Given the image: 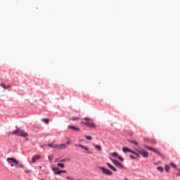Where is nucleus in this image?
Segmentation results:
<instances>
[{
    "label": "nucleus",
    "instance_id": "nucleus-1",
    "mask_svg": "<svg viewBox=\"0 0 180 180\" xmlns=\"http://www.w3.org/2000/svg\"><path fill=\"white\" fill-rule=\"evenodd\" d=\"M84 120H85L86 122L82 121V124H84V126L90 127V129L96 128V125L95 124V123L92 122V119L89 118V117H85L84 118Z\"/></svg>",
    "mask_w": 180,
    "mask_h": 180
},
{
    "label": "nucleus",
    "instance_id": "nucleus-2",
    "mask_svg": "<svg viewBox=\"0 0 180 180\" xmlns=\"http://www.w3.org/2000/svg\"><path fill=\"white\" fill-rule=\"evenodd\" d=\"M11 134H15L19 136V137H27L28 134L26 132H24L23 130L17 128L16 130L11 132Z\"/></svg>",
    "mask_w": 180,
    "mask_h": 180
},
{
    "label": "nucleus",
    "instance_id": "nucleus-3",
    "mask_svg": "<svg viewBox=\"0 0 180 180\" xmlns=\"http://www.w3.org/2000/svg\"><path fill=\"white\" fill-rule=\"evenodd\" d=\"M143 147L144 148H146L147 150H149L150 151H153V153H155V154H158V155H160L163 160H165V155L161 154L158 150L154 148H151L147 145H143Z\"/></svg>",
    "mask_w": 180,
    "mask_h": 180
},
{
    "label": "nucleus",
    "instance_id": "nucleus-4",
    "mask_svg": "<svg viewBox=\"0 0 180 180\" xmlns=\"http://www.w3.org/2000/svg\"><path fill=\"white\" fill-rule=\"evenodd\" d=\"M99 169H101V171H102L103 174H105V175H113V172L109 170V169L103 167H99Z\"/></svg>",
    "mask_w": 180,
    "mask_h": 180
},
{
    "label": "nucleus",
    "instance_id": "nucleus-5",
    "mask_svg": "<svg viewBox=\"0 0 180 180\" xmlns=\"http://www.w3.org/2000/svg\"><path fill=\"white\" fill-rule=\"evenodd\" d=\"M137 153L141 154L144 158H148V153L147 151L144 150L143 149L139 148L136 150Z\"/></svg>",
    "mask_w": 180,
    "mask_h": 180
},
{
    "label": "nucleus",
    "instance_id": "nucleus-6",
    "mask_svg": "<svg viewBox=\"0 0 180 180\" xmlns=\"http://www.w3.org/2000/svg\"><path fill=\"white\" fill-rule=\"evenodd\" d=\"M7 162H8V164H12V162H13V164H15L16 165L19 164V162H18V160H16L15 158H8Z\"/></svg>",
    "mask_w": 180,
    "mask_h": 180
},
{
    "label": "nucleus",
    "instance_id": "nucleus-7",
    "mask_svg": "<svg viewBox=\"0 0 180 180\" xmlns=\"http://www.w3.org/2000/svg\"><path fill=\"white\" fill-rule=\"evenodd\" d=\"M111 155L112 157H115V158H118V160H120V161H122V162L124 161V159H123V158H122L121 156H119V154L116 152L111 153Z\"/></svg>",
    "mask_w": 180,
    "mask_h": 180
},
{
    "label": "nucleus",
    "instance_id": "nucleus-8",
    "mask_svg": "<svg viewBox=\"0 0 180 180\" xmlns=\"http://www.w3.org/2000/svg\"><path fill=\"white\" fill-rule=\"evenodd\" d=\"M112 162L115 164L118 168H122L123 169V165H122L120 162H119L116 160H111Z\"/></svg>",
    "mask_w": 180,
    "mask_h": 180
},
{
    "label": "nucleus",
    "instance_id": "nucleus-9",
    "mask_svg": "<svg viewBox=\"0 0 180 180\" xmlns=\"http://www.w3.org/2000/svg\"><path fill=\"white\" fill-rule=\"evenodd\" d=\"M56 148L58 150H62L63 148H67V144L62 143L60 145H56Z\"/></svg>",
    "mask_w": 180,
    "mask_h": 180
},
{
    "label": "nucleus",
    "instance_id": "nucleus-10",
    "mask_svg": "<svg viewBox=\"0 0 180 180\" xmlns=\"http://www.w3.org/2000/svg\"><path fill=\"white\" fill-rule=\"evenodd\" d=\"M75 147H80V148H83V150H86V151H89V148L84 146V145L81 144H75Z\"/></svg>",
    "mask_w": 180,
    "mask_h": 180
},
{
    "label": "nucleus",
    "instance_id": "nucleus-11",
    "mask_svg": "<svg viewBox=\"0 0 180 180\" xmlns=\"http://www.w3.org/2000/svg\"><path fill=\"white\" fill-rule=\"evenodd\" d=\"M40 158H41V155H35L32 158V162H36V161H37V160H40Z\"/></svg>",
    "mask_w": 180,
    "mask_h": 180
},
{
    "label": "nucleus",
    "instance_id": "nucleus-12",
    "mask_svg": "<svg viewBox=\"0 0 180 180\" xmlns=\"http://www.w3.org/2000/svg\"><path fill=\"white\" fill-rule=\"evenodd\" d=\"M68 127V129H70L72 130H76L77 131H79V128H77L74 126L69 125Z\"/></svg>",
    "mask_w": 180,
    "mask_h": 180
},
{
    "label": "nucleus",
    "instance_id": "nucleus-13",
    "mask_svg": "<svg viewBox=\"0 0 180 180\" xmlns=\"http://www.w3.org/2000/svg\"><path fill=\"white\" fill-rule=\"evenodd\" d=\"M106 165H108V167H109V168H110V169H112V171H115V172H116V171H117V169H115V167H113L112 165H110V163H106Z\"/></svg>",
    "mask_w": 180,
    "mask_h": 180
},
{
    "label": "nucleus",
    "instance_id": "nucleus-14",
    "mask_svg": "<svg viewBox=\"0 0 180 180\" xmlns=\"http://www.w3.org/2000/svg\"><path fill=\"white\" fill-rule=\"evenodd\" d=\"M106 165H108V167H109V168H110V169H112V171H115V172H116V171H117V169H115V167H113L112 165H110V163H106Z\"/></svg>",
    "mask_w": 180,
    "mask_h": 180
},
{
    "label": "nucleus",
    "instance_id": "nucleus-15",
    "mask_svg": "<svg viewBox=\"0 0 180 180\" xmlns=\"http://www.w3.org/2000/svg\"><path fill=\"white\" fill-rule=\"evenodd\" d=\"M123 153H130V149L127 147H124L122 148Z\"/></svg>",
    "mask_w": 180,
    "mask_h": 180
},
{
    "label": "nucleus",
    "instance_id": "nucleus-16",
    "mask_svg": "<svg viewBox=\"0 0 180 180\" xmlns=\"http://www.w3.org/2000/svg\"><path fill=\"white\" fill-rule=\"evenodd\" d=\"M42 122L45 123V124H49L50 122V120L49 118H43Z\"/></svg>",
    "mask_w": 180,
    "mask_h": 180
},
{
    "label": "nucleus",
    "instance_id": "nucleus-17",
    "mask_svg": "<svg viewBox=\"0 0 180 180\" xmlns=\"http://www.w3.org/2000/svg\"><path fill=\"white\" fill-rule=\"evenodd\" d=\"M94 148H96V150H98V151H102V147L99 145H94Z\"/></svg>",
    "mask_w": 180,
    "mask_h": 180
},
{
    "label": "nucleus",
    "instance_id": "nucleus-18",
    "mask_svg": "<svg viewBox=\"0 0 180 180\" xmlns=\"http://www.w3.org/2000/svg\"><path fill=\"white\" fill-rule=\"evenodd\" d=\"M128 141H129V143H131V144H135V146H139V143H137V141H136L129 140Z\"/></svg>",
    "mask_w": 180,
    "mask_h": 180
},
{
    "label": "nucleus",
    "instance_id": "nucleus-19",
    "mask_svg": "<svg viewBox=\"0 0 180 180\" xmlns=\"http://www.w3.org/2000/svg\"><path fill=\"white\" fill-rule=\"evenodd\" d=\"M158 171H160V172H164V168L161 166H159L157 167Z\"/></svg>",
    "mask_w": 180,
    "mask_h": 180
},
{
    "label": "nucleus",
    "instance_id": "nucleus-20",
    "mask_svg": "<svg viewBox=\"0 0 180 180\" xmlns=\"http://www.w3.org/2000/svg\"><path fill=\"white\" fill-rule=\"evenodd\" d=\"M68 161H70V159L65 158V159L60 160V162H67Z\"/></svg>",
    "mask_w": 180,
    "mask_h": 180
},
{
    "label": "nucleus",
    "instance_id": "nucleus-21",
    "mask_svg": "<svg viewBox=\"0 0 180 180\" xmlns=\"http://www.w3.org/2000/svg\"><path fill=\"white\" fill-rule=\"evenodd\" d=\"M58 167H60V168H65V166L64 165L63 163H58L57 164Z\"/></svg>",
    "mask_w": 180,
    "mask_h": 180
},
{
    "label": "nucleus",
    "instance_id": "nucleus-22",
    "mask_svg": "<svg viewBox=\"0 0 180 180\" xmlns=\"http://www.w3.org/2000/svg\"><path fill=\"white\" fill-rule=\"evenodd\" d=\"M53 157H54L53 155L48 156L50 162H53Z\"/></svg>",
    "mask_w": 180,
    "mask_h": 180
},
{
    "label": "nucleus",
    "instance_id": "nucleus-23",
    "mask_svg": "<svg viewBox=\"0 0 180 180\" xmlns=\"http://www.w3.org/2000/svg\"><path fill=\"white\" fill-rule=\"evenodd\" d=\"M70 120H72V121L79 120V117H76L70 118Z\"/></svg>",
    "mask_w": 180,
    "mask_h": 180
},
{
    "label": "nucleus",
    "instance_id": "nucleus-24",
    "mask_svg": "<svg viewBox=\"0 0 180 180\" xmlns=\"http://www.w3.org/2000/svg\"><path fill=\"white\" fill-rule=\"evenodd\" d=\"M170 165L172 167V168L176 169V165H175L174 162H171Z\"/></svg>",
    "mask_w": 180,
    "mask_h": 180
},
{
    "label": "nucleus",
    "instance_id": "nucleus-25",
    "mask_svg": "<svg viewBox=\"0 0 180 180\" xmlns=\"http://www.w3.org/2000/svg\"><path fill=\"white\" fill-rule=\"evenodd\" d=\"M47 147H51V148H56V146H53V143L46 145Z\"/></svg>",
    "mask_w": 180,
    "mask_h": 180
},
{
    "label": "nucleus",
    "instance_id": "nucleus-26",
    "mask_svg": "<svg viewBox=\"0 0 180 180\" xmlns=\"http://www.w3.org/2000/svg\"><path fill=\"white\" fill-rule=\"evenodd\" d=\"M85 138L87 139V140H92V136H85Z\"/></svg>",
    "mask_w": 180,
    "mask_h": 180
},
{
    "label": "nucleus",
    "instance_id": "nucleus-27",
    "mask_svg": "<svg viewBox=\"0 0 180 180\" xmlns=\"http://www.w3.org/2000/svg\"><path fill=\"white\" fill-rule=\"evenodd\" d=\"M165 171H166L167 172H169V167L168 165H166V166H165Z\"/></svg>",
    "mask_w": 180,
    "mask_h": 180
},
{
    "label": "nucleus",
    "instance_id": "nucleus-28",
    "mask_svg": "<svg viewBox=\"0 0 180 180\" xmlns=\"http://www.w3.org/2000/svg\"><path fill=\"white\" fill-rule=\"evenodd\" d=\"M150 143H152V144H155V143H157V141H155V139H151L150 140Z\"/></svg>",
    "mask_w": 180,
    "mask_h": 180
},
{
    "label": "nucleus",
    "instance_id": "nucleus-29",
    "mask_svg": "<svg viewBox=\"0 0 180 180\" xmlns=\"http://www.w3.org/2000/svg\"><path fill=\"white\" fill-rule=\"evenodd\" d=\"M66 179H68V180H75L74 178H72V177H71L70 176H66Z\"/></svg>",
    "mask_w": 180,
    "mask_h": 180
},
{
    "label": "nucleus",
    "instance_id": "nucleus-30",
    "mask_svg": "<svg viewBox=\"0 0 180 180\" xmlns=\"http://www.w3.org/2000/svg\"><path fill=\"white\" fill-rule=\"evenodd\" d=\"M1 86H2V88H4V89H6V85L5 84L1 83Z\"/></svg>",
    "mask_w": 180,
    "mask_h": 180
},
{
    "label": "nucleus",
    "instance_id": "nucleus-31",
    "mask_svg": "<svg viewBox=\"0 0 180 180\" xmlns=\"http://www.w3.org/2000/svg\"><path fill=\"white\" fill-rule=\"evenodd\" d=\"M60 174H61V170H58L57 172H55L56 175H60Z\"/></svg>",
    "mask_w": 180,
    "mask_h": 180
},
{
    "label": "nucleus",
    "instance_id": "nucleus-32",
    "mask_svg": "<svg viewBox=\"0 0 180 180\" xmlns=\"http://www.w3.org/2000/svg\"><path fill=\"white\" fill-rule=\"evenodd\" d=\"M65 144H66V146H70V144H71V141H70V139H68V141Z\"/></svg>",
    "mask_w": 180,
    "mask_h": 180
},
{
    "label": "nucleus",
    "instance_id": "nucleus-33",
    "mask_svg": "<svg viewBox=\"0 0 180 180\" xmlns=\"http://www.w3.org/2000/svg\"><path fill=\"white\" fill-rule=\"evenodd\" d=\"M129 153H131L132 154H137V153H136L134 150H131V149H130V151H129Z\"/></svg>",
    "mask_w": 180,
    "mask_h": 180
},
{
    "label": "nucleus",
    "instance_id": "nucleus-34",
    "mask_svg": "<svg viewBox=\"0 0 180 180\" xmlns=\"http://www.w3.org/2000/svg\"><path fill=\"white\" fill-rule=\"evenodd\" d=\"M177 171H178L179 173L176 174V176H180V169H177Z\"/></svg>",
    "mask_w": 180,
    "mask_h": 180
},
{
    "label": "nucleus",
    "instance_id": "nucleus-35",
    "mask_svg": "<svg viewBox=\"0 0 180 180\" xmlns=\"http://www.w3.org/2000/svg\"><path fill=\"white\" fill-rule=\"evenodd\" d=\"M11 88H12V85H8V86H6V89H11Z\"/></svg>",
    "mask_w": 180,
    "mask_h": 180
},
{
    "label": "nucleus",
    "instance_id": "nucleus-36",
    "mask_svg": "<svg viewBox=\"0 0 180 180\" xmlns=\"http://www.w3.org/2000/svg\"><path fill=\"white\" fill-rule=\"evenodd\" d=\"M52 171H58V168H54V167H53L52 168Z\"/></svg>",
    "mask_w": 180,
    "mask_h": 180
},
{
    "label": "nucleus",
    "instance_id": "nucleus-37",
    "mask_svg": "<svg viewBox=\"0 0 180 180\" xmlns=\"http://www.w3.org/2000/svg\"><path fill=\"white\" fill-rule=\"evenodd\" d=\"M60 172H61V174H65V173H67V171L66 170H60Z\"/></svg>",
    "mask_w": 180,
    "mask_h": 180
},
{
    "label": "nucleus",
    "instance_id": "nucleus-38",
    "mask_svg": "<svg viewBox=\"0 0 180 180\" xmlns=\"http://www.w3.org/2000/svg\"><path fill=\"white\" fill-rule=\"evenodd\" d=\"M129 157L131 158V160H136V158H134V156H133V155H129Z\"/></svg>",
    "mask_w": 180,
    "mask_h": 180
},
{
    "label": "nucleus",
    "instance_id": "nucleus-39",
    "mask_svg": "<svg viewBox=\"0 0 180 180\" xmlns=\"http://www.w3.org/2000/svg\"><path fill=\"white\" fill-rule=\"evenodd\" d=\"M135 155H136V157H138V158H140V155L139 153L135 154Z\"/></svg>",
    "mask_w": 180,
    "mask_h": 180
},
{
    "label": "nucleus",
    "instance_id": "nucleus-40",
    "mask_svg": "<svg viewBox=\"0 0 180 180\" xmlns=\"http://www.w3.org/2000/svg\"><path fill=\"white\" fill-rule=\"evenodd\" d=\"M19 167H20V168H24L23 165H22V164H20V165H19Z\"/></svg>",
    "mask_w": 180,
    "mask_h": 180
},
{
    "label": "nucleus",
    "instance_id": "nucleus-41",
    "mask_svg": "<svg viewBox=\"0 0 180 180\" xmlns=\"http://www.w3.org/2000/svg\"><path fill=\"white\" fill-rule=\"evenodd\" d=\"M11 167H15V165L11 163Z\"/></svg>",
    "mask_w": 180,
    "mask_h": 180
},
{
    "label": "nucleus",
    "instance_id": "nucleus-42",
    "mask_svg": "<svg viewBox=\"0 0 180 180\" xmlns=\"http://www.w3.org/2000/svg\"><path fill=\"white\" fill-rule=\"evenodd\" d=\"M41 148H44V145L41 146Z\"/></svg>",
    "mask_w": 180,
    "mask_h": 180
},
{
    "label": "nucleus",
    "instance_id": "nucleus-43",
    "mask_svg": "<svg viewBox=\"0 0 180 180\" xmlns=\"http://www.w3.org/2000/svg\"><path fill=\"white\" fill-rule=\"evenodd\" d=\"M25 172H26L27 174H29V170H25Z\"/></svg>",
    "mask_w": 180,
    "mask_h": 180
},
{
    "label": "nucleus",
    "instance_id": "nucleus-44",
    "mask_svg": "<svg viewBox=\"0 0 180 180\" xmlns=\"http://www.w3.org/2000/svg\"><path fill=\"white\" fill-rule=\"evenodd\" d=\"M124 180H129V179H127V178H124Z\"/></svg>",
    "mask_w": 180,
    "mask_h": 180
},
{
    "label": "nucleus",
    "instance_id": "nucleus-45",
    "mask_svg": "<svg viewBox=\"0 0 180 180\" xmlns=\"http://www.w3.org/2000/svg\"><path fill=\"white\" fill-rule=\"evenodd\" d=\"M39 169H41V166H39Z\"/></svg>",
    "mask_w": 180,
    "mask_h": 180
},
{
    "label": "nucleus",
    "instance_id": "nucleus-46",
    "mask_svg": "<svg viewBox=\"0 0 180 180\" xmlns=\"http://www.w3.org/2000/svg\"><path fill=\"white\" fill-rule=\"evenodd\" d=\"M88 154H91V152H89Z\"/></svg>",
    "mask_w": 180,
    "mask_h": 180
},
{
    "label": "nucleus",
    "instance_id": "nucleus-47",
    "mask_svg": "<svg viewBox=\"0 0 180 180\" xmlns=\"http://www.w3.org/2000/svg\"><path fill=\"white\" fill-rule=\"evenodd\" d=\"M79 141H82V140H79Z\"/></svg>",
    "mask_w": 180,
    "mask_h": 180
},
{
    "label": "nucleus",
    "instance_id": "nucleus-48",
    "mask_svg": "<svg viewBox=\"0 0 180 180\" xmlns=\"http://www.w3.org/2000/svg\"><path fill=\"white\" fill-rule=\"evenodd\" d=\"M56 161L57 162V161H58V160L56 159Z\"/></svg>",
    "mask_w": 180,
    "mask_h": 180
},
{
    "label": "nucleus",
    "instance_id": "nucleus-49",
    "mask_svg": "<svg viewBox=\"0 0 180 180\" xmlns=\"http://www.w3.org/2000/svg\"><path fill=\"white\" fill-rule=\"evenodd\" d=\"M77 180H81V179H77Z\"/></svg>",
    "mask_w": 180,
    "mask_h": 180
}]
</instances>
